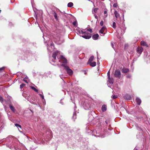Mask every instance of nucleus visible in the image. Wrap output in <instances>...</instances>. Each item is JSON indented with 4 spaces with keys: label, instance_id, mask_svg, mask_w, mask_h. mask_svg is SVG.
Wrapping results in <instances>:
<instances>
[{
    "label": "nucleus",
    "instance_id": "bb28decb",
    "mask_svg": "<svg viewBox=\"0 0 150 150\" xmlns=\"http://www.w3.org/2000/svg\"><path fill=\"white\" fill-rule=\"evenodd\" d=\"M25 84L22 83L21 84L20 86V87L21 88H23L25 86Z\"/></svg>",
    "mask_w": 150,
    "mask_h": 150
},
{
    "label": "nucleus",
    "instance_id": "39448f33",
    "mask_svg": "<svg viewBox=\"0 0 150 150\" xmlns=\"http://www.w3.org/2000/svg\"><path fill=\"white\" fill-rule=\"evenodd\" d=\"M143 48L142 47H138L137 48V53L140 54H141L142 52L143 51Z\"/></svg>",
    "mask_w": 150,
    "mask_h": 150
},
{
    "label": "nucleus",
    "instance_id": "4be33fe9",
    "mask_svg": "<svg viewBox=\"0 0 150 150\" xmlns=\"http://www.w3.org/2000/svg\"><path fill=\"white\" fill-rule=\"evenodd\" d=\"M73 25L75 27H77V21H76L73 23Z\"/></svg>",
    "mask_w": 150,
    "mask_h": 150
},
{
    "label": "nucleus",
    "instance_id": "9d476101",
    "mask_svg": "<svg viewBox=\"0 0 150 150\" xmlns=\"http://www.w3.org/2000/svg\"><path fill=\"white\" fill-rule=\"evenodd\" d=\"M140 44L142 46H145L146 47H149V46L147 44L146 42L144 41H141L140 42Z\"/></svg>",
    "mask_w": 150,
    "mask_h": 150
},
{
    "label": "nucleus",
    "instance_id": "c9c22d12",
    "mask_svg": "<svg viewBox=\"0 0 150 150\" xmlns=\"http://www.w3.org/2000/svg\"><path fill=\"white\" fill-rule=\"evenodd\" d=\"M100 24L101 26H102L103 25V21H101L100 23Z\"/></svg>",
    "mask_w": 150,
    "mask_h": 150
},
{
    "label": "nucleus",
    "instance_id": "58836bf2",
    "mask_svg": "<svg viewBox=\"0 0 150 150\" xmlns=\"http://www.w3.org/2000/svg\"><path fill=\"white\" fill-rule=\"evenodd\" d=\"M117 98V96L115 95H113L112 96V98L113 99H115Z\"/></svg>",
    "mask_w": 150,
    "mask_h": 150
},
{
    "label": "nucleus",
    "instance_id": "dca6fc26",
    "mask_svg": "<svg viewBox=\"0 0 150 150\" xmlns=\"http://www.w3.org/2000/svg\"><path fill=\"white\" fill-rule=\"evenodd\" d=\"M9 107L11 110L13 112H15V109L14 107L11 105H9Z\"/></svg>",
    "mask_w": 150,
    "mask_h": 150
},
{
    "label": "nucleus",
    "instance_id": "2f4dec72",
    "mask_svg": "<svg viewBox=\"0 0 150 150\" xmlns=\"http://www.w3.org/2000/svg\"><path fill=\"white\" fill-rule=\"evenodd\" d=\"M54 16L55 18L56 19H57V14L56 13H54Z\"/></svg>",
    "mask_w": 150,
    "mask_h": 150
},
{
    "label": "nucleus",
    "instance_id": "c85d7f7f",
    "mask_svg": "<svg viewBox=\"0 0 150 150\" xmlns=\"http://www.w3.org/2000/svg\"><path fill=\"white\" fill-rule=\"evenodd\" d=\"M15 125L16 127H20V128H21V126L20 125H19V124H15Z\"/></svg>",
    "mask_w": 150,
    "mask_h": 150
},
{
    "label": "nucleus",
    "instance_id": "6e6552de",
    "mask_svg": "<svg viewBox=\"0 0 150 150\" xmlns=\"http://www.w3.org/2000/svg\"><path fill=\"white\" fill-rule=\"evenodd\" d=\"M74 18V16L71 15L67 14V15H66V19L67 18L69 20L70 22L71 21V19Z\"/></svg>",
    "mask_w": 150,
    "mask_h": 150
},
{
    "label": "nucleus",
    "instance_id": "3c124183",
    "mask_svg": "<svg viewBox=\"0 0 150 150\" xmlns=\"http://www.w3.org/2000/svg\"><path fill=\"white\" fill-rule=\"evenodd\" d=\"M134 150H138L137 149H134Z\"/></svg>",
    "mask_w": 150,
    "mask_h": 150
},
{
    "label": "nucleus",
    "instance_id": "7ed1b4c3",
    "mask_svg": "<svg viewBox=\"0 0 150 150\" xmlns=\"http://www.w3.org/2000/svg\"><path fill=\"white\" fill-rule=\"evenodd\" d=\"M115 77L120 79L121 77V74L120 71L118 69L116 70L114 74Z\"/></svg>",
    "mask_w": 150,
    "mask_h": 150
},
{
    "label": "nucleus",
    "instance_id": "7c9ffc66",
    "mask_svg": "<svg viewBox=\"0 0 150 150\" xmlns=\"http://www.w3.org/2000/svg\"><path fill=\"white\" fill-rule=\"evenodd\" d=\"M112 27L115 28H116V23L115 22H113L112 23Z\"/></svg>",
    "mask_w": 150,
    "mask_h": 150
},
{
    "label": "nucleus",
    "instance_id": "8fccbe9b",
    "mask_svg": "<svg viewBox=\"0 0 150 150\" xmlns=\"http://www.w3.org/2000/svg\"><path fill=\"white\" fill-rule=\"evenodd\" d=\"M86 73H87L85 71V73H84V74H86Z\"/></svg>",
    "mask_w": 150,
    "mask_h": 150
},
{
    "label": "nucleus",
    "instance_id": "473e14b6",
    "mask_svg": "<svg viewBox=\"0 0 150 150\" xmlns=\"http://www.w3.org/2000/svg\"><path fill=\"white\" fill-rule=\"evenodd\" d=\"M118 5L117 3H115L113 4V6L114 7H117Z\"/></svg>",
    "mask_w": 150,
    "mask_h": 150
},
{
    "label": "nucleus",
    "instance_id": "f3484780",
    "mask_svg": "<svg viewBox=\"0 0 150 150\" xmlns=\"http://www.w3.org/2000/svg\"><path fill=\"white\" fill-rule=\"evenodd\" d=\"M136 101L137 103H141V100L139 98H137L136 99Z\"/></svg>",
    "mask_w": 150,
    "mask_h": 150
},
{
    "label": "nucleus",
    "instance_id": "423d86ee",
    "mask_svg": "<svg viewBox=\"0 0 150 150\" xmlns=\"http://www.w3.org/2000/svg\"><path fill=\"white\" fill-rule=\"evenodd\" d=\"M121 71L123 73L126 74L129 71V70L128 68L123 67L121 70Z\"/></svg>",
    "mask_w": 150,
    "mask_h": 150
},
{
    "label": "nucleus",
    "instance_id": "412c9836",
    "mask_svg": "<svg viewBox=\"0 0 150 150\" xmlns=\"http://www.w3.org/2000/svg\"><path fill=\"white\" fill-rule=\"evenodd\" d=\"M60 78L62 79L63 80L64 83H65V77H64V75L63 74L61 75H60Z\"/></svg>",
    "mask_w": 150,
    "mask_h": 150
},
{
    "label": "nucleus",
    "instance_id": "79ce46f5",
    "mask_svg": "<svg viewBox=\"0 0 150 150\" xmlns=\"http://www.w3.org/2000/svg\"><path fill=\"white\" fill-rule=\"evenodd\" d=\"M111 45L112 47L113 48H114V44H113V43L112 42L111 43Z\"/></svg>",
    "mask_w": 150,
    "mask_h": 150
},
{
    "label": "nucleus",
    "instance_id": "603ef678",
    "mask_svg": "<svg viewBox=\"0 0 150 150\" xmlns=\"http://www.w3.org/2000/svg\"><path fill=\"white\" fill-rule=\"evenodd\" d=\"M66 63H67V59H66Z\"/></svg>",
    "mask_w": 150,
    "mask_h": 150
},
{
    "label": "nucleus",
    "instance_id": "c03bdc74",
    "mask_svg": "<svg viewBox=\"0 0 150 150\" xmlns=\"http://www.w3.org/2000/svg\"><path fill=\"white\" fill-rule=\"evenodd\" d=\"M94 16H95V18L97 19H98V16H97L96 15H95Z\"/></svg>",
    "mask_w": 150,
    "mask_h": 150
},
{
    "label": "nucleus",
    "instance_id": "f03ea898",
    "mask_svg": "<svg viewBox=\"0 0 150 150\" xmlns=\"http://www.w3.org/2000/svg\"><path fill=\"white\" fill-rule=\"evenodd\" d=\"M81 33L82 34H84L85 35H83L81 36L86 39H89L91 37V34L88 33H86V32H83L82 30H81Z\"/></svg>",
    "mask_w": 150,
    "mask_h": 150
},
{
    "label": "nucleus",
    "instance_id": "b1692460",
    "mask_svg": "<svg viewBox=\"0 0 150 150\" xmlns=\"http://www.w3.org/2000/svg\"><path fill=\"white\" fill-rule=\"evenodd\" d=\"M113 80L112 78H110V79H108V81L110 83H113V81H112V80Z\"/></svg>",
    "mask_w": 150,
    "mask_h": 150
},
{
    "label": "nucleus",
    "instance_id": "2eb2a0df",
    "mask_svg": "<svg viewBox=\"0 0 150 150\" xmlns=\"http://www.w3.org/2000/svg\"><path fill=\"white\" fill-rule=\"evenodd\" d=\"M88 64L92 67H94L96 65V62H91Z\"/></svg>",
    "mask_w": 150,
    "mask_h": 150
},
{
    "label": "nucleus",
    "instance_id": "de8ad7c7",
    "mask_svg": "<svg viewBox=\"0 0 150 150\" xmlns=\"http://www.w3.org/2000/svg\"><path fill=\"white\" fill-rule=\"evenodd\" d=\"M45 37V36H44V35H43V38H44V39L45 40V37Z\"/></svg>",
    "mask_w": 150,
    "mask_h": 150
},
{
    "label": "nucleus",
    "instance_id": "49530a36",
    "mask_svg": "<svg viewBox=\"0 0 150 150\" xmlns=\"http://www.w3.org/2000/svg\"><path fill=\"white\" fill-rule=\"evenodd\" d=\"M24 79H28V77L27 76H26V77H25V78H24Z\"/></svg>",
    "mask_w": 150,
    "mask_h": 150
},
{
    "label": "nucleus",
    "instance_id": "1a4fd4ad",
    "mask_svg": "<svg viewBox=\"0 0 150 150\" xmlns=\"http://www.w3.org/2000/svg\"><path fill=\"white\" fill-rule=\"evenodd\" d=\"M106 28V27L105 26H103L102 28L100 29V30H99V33L103 34V35H104L105 34V33H104L103 32L104 31L105 29Z\"/></svg>",
    "mask_w": 150,
    "mask_h": 150
},
{
    "label": "nucleus",
    "instance_id": "e433bc0d",
    "mask_svg": "<svg viewBox=\"0 0 150 150\" xmlns=\"http://www.w3.org/2000/svg\"><path fill=\"white\" fill-rule=\"evenodd\" d=\"M23 81H25V83H28V80L27 79H23Z\"/></svg>",
    "mask_w": 150,
    "mask_h": 150
},
{
    "label": "nucleus",
    "instance_id": "a878e982",
    "mask_svg": "<svg viewBox=\"0 0 150 150\" xmlns=\"http://www.w3.org/2000/svg\"><path fill=\"white\" fill-rule=\"evenodd\" d=\"M107 75H108V79H110V71H109L108 72Z\"/></svg>",
    "mask_w": 150,
    "mask_h": 150
},
{
    "label": "nucleus",
    "instance_id": "cd10ccee",
    "mask_svg": "<svg viewBox=\"0 0 150 150\" xmlns=\"http://www.w3.org/2000/svg\"><path fill=\"white\" fill-rule=\"evenodd\" d=\"M5 67H3L2 68H0V72H3L4 69Z\"/></svg>",
    "mask_w": 150,
    "mask_h": 150
},
{
    "label": "nucleus",
    "instance_id": "a211bd4d",
    "mask_svg": "<svg viewBox=\"0 0 150 150\" xmlns=\"http://www.w3.org/2000/svg\"><path fill=\"white\" fill-rule=\"evenodd\" d=\"M30 87L31 89H32L34 91H35L37 93H38V90L37 89H36L33 86H30Z\"/></svg>",
    "mask_w": 150,
    "mask_h": 150
},
{
    "label": "nucleus",
    "instance_id": "864d4df0",
    "mask_svg": "<svg viewBox=\"0 0 150 150\" xmlns=\"http://www.w3.org/2000/svg\"><path fill=\"white\" fill-rule=\"evenodd\" d=\"M138 104L139 105L140 104V103H139V104Z\"/></svg>",
    "mask_w": 150,
    "mask_h": 150
},
{
    "label": "nucleus",
    "instance_id": "72a5a7b5",
    "mask_svg": "<svg viewBox=\"0 0 150 150\" xmlns=\"http://www.w3.org/2000/svg\"><path fill=\"white\" fill-rule=\"evenodd\" d=\"M87 31H89L91 33H92V29L91 28H88L87 29Z\"/></svg>",
    "mask_w": 150,
    "mask_h": 150
},
{
    "label": "nucleus",
    "instance_id": "6ab92c4d",
    "mask_svg": "<svg viewBox=\"0 0 150 150\" xmlns=\"http://www.w3.org/2000/svg\"><path fill=\"white\" fill-rule=\"evenodd\" d=\"M73 5L74 4L73 3L70 2L68 3L67 6L68 7H72L73 6Z\"/></svg>",
    "mask_w": 150,
    "mask_h": 150
},
{
    "label": "nucleus",
    "instance_id": "20e7f679",
    "mask_svg": "<svg viewBox=\"0 0 150 150\" xmlns=\"http://www.w3.org/2000/svg\"><path fill=\"white\" fill-rule=\"evenodd\" d=\"M66 72L67 74L70 76H72L73 74V72L72 70L68 66L66 65Z\"/></svg>",
    "mask_w": 150,
    "mask_h": 150
},
{
    "label": "nucleus",
    "instance_id": "f257e3e1",
    "mask_svg": "<svg viewBox=\"0 0 150 150\" xmlns=\"http://www.w3.org/2000/svg\"><path fill=\"white\" fill-rule=\"evenodd\" d=\"M52 57L54 59L52 60L53 62H55L57 57L59 60L57 65L61 69H66V58L62 53L58 51H55L53 52Z\"/></svg>",
    "mask_w": 150,
    "mask_h": 150
},
{
    "label": "nucleus",
    "instance_id": "f8f14e48",
    "mask_svg": "<svg viewBox=\"0 0 150 150\" xmlns=\"http://www.w3.org/2000/svg\"><path fill=\"white\" fill-rule=\"evenodd\" d=\"M107 106L105 105H103L102 107V110L103 112H105L107 110Z\"/></svg>",
    "mask_w": 150,
    "mask_h": 150
},
{
    "label": "nucleus",
    "instance_id": "ea45409f",
    "mask_svg": "<svg viewBox=\"0 0 150 150\" xmlns=\"http://www.w3.org/2000/svg\"><path fill=\"white\" fill-rule=\"evenodd\" d=\"M131 76V75H129V74L127 75L126 76V77L127 78H130Z\"/></svg>",
    "mask_w": 150,
    "mask_h": 150
},
{
    "label": "nucleus",
    "instance_id": "c756f323",
    "mask_svg": "<svg viewBox=\"0 0 150 150\" xmlns=\"http://www.w3.org/2000/svg\"><path fill=\"white\" fill-rule=\"evenodd\" d=\"M98 9V8H95L93 9V11L95 13H96Z\"/></svg>",
    "mask_w": 150,
    "mask_h": 150
},
{
    "label": "nucleus",
    "instance_id": "4468645a",
    "mask_svg": "<svg viewBox=\"0 0 150 150\" xmlns=\"http://www.w3.org/2000/svg\"><path fill=\"white\" fill-rule=\"evenodd\" d=\"M94 59V56H91L89 58L88 63V64H89V63L91 62Z\"/></svg>",
    "mask_w": 150,
    "mask_h": 150
},
{
    "label": "nucleus",
    "instance_id": "4c0bfd02",
    "mask_svg": "<svg viewBox=\"0 0 150 150\" xmlns=\"http://www.w3.org/2000/svg\"><path fill=\"white\" fill-rule=\"evenodd\" d=\"M50 46L52 48V47H54V44L52 42L50 43Z\"/></svg>",
    "mask_w": 150,
    "mask_h": 150
},
{
    "label": "nucleus",
    "instance_id": "a18cd8bd",
    "mask_svg": "<svg viewBox=\"0 0 150 150\" xmlns=\"http://www.w3.org/2000/svg\"><path fill=\"white\" fill-rule=\"evenodd\" d=\"M78 31L79 33L80 34L81 33V31H80V30H79Z\"/></svg>",
    "mask_w": 150,
    "mask_h": 150
},
{
    "label": "nucleus",
    "instance_id": "f704fd0d",
    "mask_svg": "<svg viewBox=\"0 0 150 150\" xmlns=\"http://www.w3.org/2000/svg\"><path fill=\"white\" fill-rule=\"evenodd\" d=\"M0 100L1 103L3 102V98L1 96H0Z\"/></svg>",
    "mask_w": 150,
    "mask_h": 150
},
{
    "label": "nucleus",
    "instance_id": "5701e85b",
    "mask_svg": "<svg viewBox=\"0 0 150 150\" xmlns=\"http://www.w3.org/2000/svg\"><path fill=\"white\" fill-rule=\"evenodd\" d=\"M76 118V114L75 112L74 113L73 115L72 116V118L75 120Z\"/></svg>",
    "mask_w": 150,
    "mask_h": 150
},
{
    "label": "nucleus",
    "instance_id": "ddd939ff",
    "mask_svg": "<svg viewBox=\"0 0 150 150\" xmlns=\"http://www.w3.org/2000/svg\"><path fill=\"white\" fill-rule=\"evenodd\" d=\"M99 37V35L98 34H96L93 35L92 36V38L94 40H97Z\"/></svg>",
    "mask_w": 150,
    "mask_h": 150
},
{
    "label": "nucleus",
    "instance_id": "393cba45",
    "mask_svg": "<svg viewBox=\"0 0 150 150\" xmlns=\"http://www.w3.org/2000/svg\"><path fill=\"white\" fill-rule=\"evenodd\" d=\"M104 14L105 15V17H106L107 16V10L106 9H105L104 11Z\"/></svg>",
    "mask_w": 150,
    "mask_h": 150
},
{
    "label": "nucleus",
    "instance_id": "09e8293b",
    "mask_svg": "<svg viewBox=\"0 0 150 150\" xmlns=\"http://www.w3.org/2000/svg\"><path fill=\"white\" fill-rule=\"evenodd\" d=\"M125 28H124V30H123V31H124L123 33H125Z\"/></svg>",
    "mask_w": 150,
    "mask_h": 150
},
{
    "label": "nucleus",
    "instance_id": "a19ab883",
    "mask_svg": "<svg viewBox=\"0 0 150 150\" xmlns=\"http://www.w3.org/2000/svg\"><path fill=\"white\" fill-rule=\"evenodd\" d=\"M39 95L42 98V99H44V97L43 95L41 94H40Z\"/></svg>",
    "mask_w": 150,
    "mask_h": 150
},
{
    "label": "nucleus",
    "instance_id": "5fc2aeb1",
    "mask_svg": "<svg viewBox=\"0 0 150 150\" xmlns=\"http://www.w3.org/2000/svg\"><path fill=\"white\" fill-rule=\"evenodd\" d=\"M47 37H45V38H46Z\"/></svg>",
    "mask_w": 150,
    "mask_h": 150
},
{
    "label": "nucleus",
    "instance_id": "37998d69",
    "mask_svg": "<svg viewBox=\"0 0 150 150\" xmlns=\"http://www.w3.org/2000/svg\"><path fill=\"white\" fill-rule=\"evenodd\" d=\"M50 46H47V49L48 50V51H50L51 50H50Z\"/></svg>",
    "mask_w": 150,
    "mask_h": 150
},
{
    "label": "nucleus",
    "instance_id": "0eeeda50",
    "mask_svg": "<svg viewBox=\"0 0 150 150\" xmlns=\"http://www.w3.org/2000/svg\"><path fill=\"white\" fill-rule=\"evenodd\" d=\"M124 98L127 100H130L131 98L132 97L129 94H126L124 96Z\"/></svg>",
    "mask_w": 150,
    "mask_h": 150
},
{
    "label": "nucleus",
    "instance_id": "aec40b11",
    "mask_svg": "<svg viewBox=\"0 0 150 150\" xmlns=\"http://www.w3.org/2000/svg\"><path fill=\"white\" fill-rule=\"evenodd\" d=\"M114 14L115 15V17L116 18H117L119 16V14L117 13L116 11H115Z\"/></svg>",
    "mask_w": 150,
    "mask_h": 150
},
{
    "label": "nucleus",
    "instance_id": "9b49d317",
    "mask_svg": "<svg viewBox=\"0 0 150 150\" xmlns=\"http://www.w3.org/2000/svg\"><path fill=\"white\" fill-rule=\"evenodd\" d=\"M83 106L85 110H87L90 108L89 104H83Z\"/></svg>",
    "mask_w": 150,
    "mask_h": 150
}]
</instances>
